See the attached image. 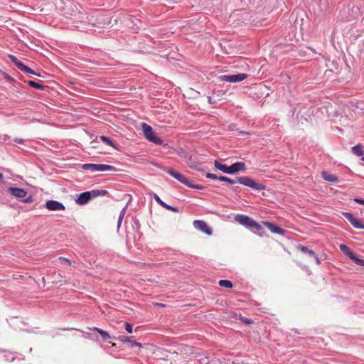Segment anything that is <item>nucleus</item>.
Wrapping results in <instances>:
<instances>
[{
	"label": "nucleus",
	"mask_w": 364,
	"mask_h": 364,
	"mask_svg": "<svg viewBox=\"0 0 364 364\" xmlns=\"http://www.w3.org/2000/svg\"><path fill=\"white\" fill-rule=\"evenodd\" d=\"M46 207L49 210L52 211H60L65 210V208L64 205L56 200H48L46 203Z\"/></svg>",
	"instance_id": "nucleus-9"
},
{
	"label": "nucleus",
	"mask_w": 364,
	"mask_h": 364,
	"mask_svg": "<svg viewBox=\"0 0 364 364\" xmlns=\"http://www.w3.org/2000/svg\"><path fill=\"white\" fill-rule=\"evenodd\" d=\"M208 358L207 357H202L198 360L199 363H207Z\"/></svg>",
	"instance_id": "nucleus-36"
},
{
	"label": "nucleus",
	"mask_w": 364,
	"mask_h": 364,
	"mask_svg": "<svg viewBox=\"0 0 364 364\" xmlns=\"http://www.w3.org/2000/svg\"><path fill=\"white\" fill-rule=\"evenodd\" d=\"M340 249L342 252H343L346 255H347L349 257L352 256L354 253L348 248L346 245L341 244L340 245Z\"/></svg>",
	"instance_id": "nucleus-18"
},
{
	"label": "nucleus",
	"mask_w": 364,
	"mask_h": 364,
	"mask_svg": "<svg viewBox=\"0 0 364 364\" xmlns=\"http://www.w3.org/2000/svg\"><path fill=\"white\" fill-rule=\"evenodd\" d=\"M219 285L226 288H231L232 287V282L229 280H220Z\"/></svg>",
	"instance_id": "nucleus-23"
},
{
	"label": "nucleus",
	"mask_w": 364,
	"mask_h": 364,
	"mask_svg": "<svg viewBox=\"0 0 364 364\" xmlns=\"http://www.w3.org/2000/svg\"><path fill=\"white\" fill-rule=\"evenodd\" d=\"M167 172L171 176H173L174 178H176V180H178V181L185 184L186 186H187L188 187H191L193 188H196V189L201 188V186L192 183L185 176L173 170L168 169L167 171Z\"/></svg>",
	"instance_id": "nucleus-6"
},
{
	"label": "nucleus",
	"mask_w": 364,
	"mask_h": 364,
	"mask_svg": "<svg viewBox=\"0 0 364 364\" xmlns=\"http://www.w3.org/2000/svg\"><path fill=\"white\" fill-rule=\"evenodd\" d=\"M58 259L62 263L68 264H70V265L72 264L70 260H69L68 259H67L65 257H59Z\"/></svg>",
	"instance_id": "nucleus-30"
},
{
	"label": "nucleus",
	"mask_w": 364,
	"mask_h": 364,
	"mask_svg": "<svg viewBox=\"0 0 364 364\" xmlns=\"http://www.w3.org/2000/svg\"><path fill=\"white\" fill-rule=\"evenodd\" d=\"M208 100L210 104H213L215 102V100L213 99V97H210V96L208 97Z\"/></svg>",
	"instance_id": "nucleus-40"
},
{
	"label": "nucleus",
	"mask_w": 364,
	"mask_h": 364,
	"mask_svg": "<svg viewBox=\"0 0 364 364\" xmlns=\"http://www.w3.org/2000/svg\"><path fill=\"white\" fill-rule=\"evenodd\" d=\"M206 177L209 178H212V179H218V178H219L216 175H215L213 173H208L206 174Z\"/></svg>",
	"instance_id": "nucleus-33"
},
{
	"label": "nucleus",
	"mask_w": 364,
	"mask_h": 364,
	"mask_svg": "<svg viewBox=\"0 0 364 364\" xmlns=\"http://www.w3.org/2000/svg\"><path fill=\"white\" fill-rule=\"evenodd\" d=\"M264 225L270 230L272 232L280 235L283 234L284 231L280 228L274 225V224L266 222L264 223Z\"/></svg>",
	"instance_id": "nucleus-13"
},
{
	"label": "nucleus",
	"mask_w": 364,
	"mask_h": 364,
	"mask_svg": "<svg viewBox=\"0 0 364 364\" xmlns=\"http://www.w3.org/2000/svg\"><path fill=\"white\" fill-rule=\"evenodd\" d=\"M92 198V193L88 191L84 192L81 193L77 198L75 200V202L78 205H85L86 204L90 199Z\"/></svg>",
	"instance_id": "nucleus-11"
},
{
	"label": "nucleus",
	"mask_w": 364,
	"mask_h": 364,
	"mask_svg": "<svg viewBox=\"0 0 364 364\" xmlns=\"http://www.w3.org/2000/svg\"><path fill=\"white\" fill-rule=\"evenodd\" d=\"M345 218L351 223V225L358 229H364V225L360 223V221L355 218L353 214L350 213H343Z\"/></svg>",
	"instance_id": "nucleus-10"
},
{
	"label": "nucleus",
	"mask_w": 364,
	"mask_h": 364,
	"mask_svg": "<svg viewBox=\"0 0 364 364\" xmlns=\"http://www.w3.org/2000/svg\"><path fill=\"white\" fill-rule=\"evenodd\" d=\"M100 139L104 143L108 144L109 146H112V147H113L114 149H117L116 146L114 145V144L112 142V141L109 137L105 136H100Z\"/></svg>",
	"instance_id": "nucleus-20"
},
{
	"label": "nucleus",
	"mask_w": 364,
	"mask_h": 364,
	"mask_svg": "<svg viewBox=\"0 0 364 364\" xmlns=\"http://www.w3.org/2000/svg\"><path fill=\"white\" fill-rule=\"evenodd\" d=\"M193 226L196 229L205 232L208 235H210L212 234L211 228L203 220H195L193 222Z\"/></svg>",
	"instance_id": "nucleus-8"
},
{
	"label": "nucleus",
	"mask_w": 364,
	"mask_h": 364,
	"mask_svg": "<svg viewBox=\"0 0 364 364\" xmlns=\"http://www.w3.org/2000/svg\"><path fill=\"white\" fill-rule=\"evenodd\" d=\"M142 131L145 137L150 141L161 145L162 144V140L154 134L153 129L151 126L146 123H142Z\"/></svg>",
	"instance_id": "nucleus-3"
},
{
	"label": "nucleus",
	"mask_w": 364,
	"mask_h": 364,
	"mask_svg": "<svg viewBox=\"0 0 364 364\" xmlns=\"http://www.w3.org/2000/svg\"><path fill=\"white\" fill-rule=\"evenodd\" d=\"M354 200H355V202H356V203H359V204H363V205H364V199H361V198H355V199H354Z\"/></svg>",
	"instance_id": "nucleus-37"
},
{
	"label": "nucleus",
	"mask_w": 364,
	"mask_h": 364,
	"mask_svg": "<svg viewBox=\"0 0 364 364\" xmlns=\"http://www.w3.org/2000/svg\"><path fill=\"white\" fill-rule=\"evenodd\" d=\"M84 170L90 171L92 172L95 171H115L116 168L107 164H85L82 165Z\"/></svg>",
	"instance_id": "nucleus-4"
},
{
	"label": "nucleus",
	"mask_w": 364,
	"mask_h": 364,
	"mask_svg": "<svg viewBox=\"0 0 364 364\" xmlns=\"http://www.w3.org/2000/svg\"><path fill=\"white\" fill-rule=\"evenodd\" d=\"M242 321L244 323H247V324H250V323H252V321L250 319L247 318H242Z\"/></svg>",
	"instance_id": "nucleus-38"
},
{
	"label": "nucleus",
	"mask_w": 364,
	"mask_h": 364,
	"mask_svg": "<svg viewBox=\"0 0 364 364\" xmlns=\"http://www.w3.org/2000/svg\"><path fill=\"white\" fill-rule=\"evenodd\" d=\"M156 305H157V306H164V304H157Z\"/></svg>",
	"instance_id": "nucleus-46"
},
{
	"label": "nucleus",
	"mask_w": 364,
	"mask_h": 364,
	"mask_svg": "<svg viewBox=\"0 0 364 364\" xmlns=\"http://www.w3.org/2000/svg\"><path fill=\"white\" fill-rule=\"evenodd\" d=\"M235 220L239 224L247 228H254L257 230L262 229L261 225L247 215L238 214L235 217Z\"/></svg>",
	"instance_id": "nucleus-1"
},
{
	"label": "nucleus",
	"mask_w": 364,
	"mask_h": 364,
	"mask_svg": "<svg viewBox=\"0 0 364 364\" xmlns=\"http://www.w3.org/2000/svg\"><path fill=\"white\" fill-rule=\"evenodd\" d=\"M127 208L124 207L120 212L119 216L124 217V215L126 213Z\"/></svg>",
	"instance_id": "nucleus-39"
},
{
	"label": "nucleus",
	"mask_w": 364,
	"mask_h": 364,
	"mask_svg": "<svg viewBox=\"0 0 364 364\" xmlns=\"http://www.w3.org/2000/svg\"><path fill=\"white\" fill-rule=\"evenodd\" d=\"M163 207L165 208L167 210H171V211L175 212V213H177L178 211L177 208L171 206V205H168L166 203H165V205H164Z\"/></svg>",
	"instance_id": "nucleus-28"
},
{
	"label": "nucleus",
	"mask_w": 364,
	"mask_h": 364,
	"mask_svg": "<svg viewBox=\"0 0 364 364\" xmlns=\"http://www.w3.org/2000/svg\"><path fill=\"white\" fill-rule=\"evenodd\" d=\"M99 196H105L107 193L105 190H99Z\"/></svg>",
	"instance_id": "nucleus-42"
},
{
	"label": "nucleus",
	"mask_w": 364,
	"mask_h": 364,
	"mask_svg": "<svg viewBox=\"0 0 364 364\" xmlns=\"http://www.w3.org/2000/svg\"><path fill=\"white\" fill-rule=\"evenodd\" d=\"M125 329L129 333H132V325L129 323H125Z\"/></svg>",
	"instance_id": "nucleus-31"
},
{
	"label": "nucleus",
	"mask_w": 364,
	"mask_h": 364,
	"mask_svg": "<svg viewBox=\"0 0 364 364\" xmlns=\"http://www.w3.org/2000/svg\"><path fill=\"white\" fill-rule=\"evenodd\" d=\"M119 340L124 343H130V342H131L130 338H129L127 336H124L119 337Z\"/></svg>",
	"instance_id": "nucleus-27"
},
{
	"label": "nucleus",
	"mask_w": 364,
	"mask_h": 364,
	"mask_svg": "<svg viewBox=\"0 0 364 364\" xmlns=\"http://www.w3.org/2000/svg\"><path fill=\"white\" fill-rule=\"evenodd\" d=\"M245 165L242 162H237L229 166V173H236L240 171H245Z\"/></svg>",
	"instance_id": "nucleus-12"
},
{
	"label": "nucleus",
	"mask_w": 364,
	"mask_h": 364,
	"mask_svg": "<svg viewBox=\"0 0 364 364\" xmlns=\"http://www.w3.org/2000/svg\"><path fill=\"white\" fill-rule=\"evenodd\" d=\"M352 151L353 154L357 156H364V150L363 149V146L360 144L356 145L352 148Z\"/></svg>",
	"instance_id": "nucleus-16"
},
{
	"label": "nucleus",
	"mask_w": 364,
	"mask_h": 364,
	"mask_svg": "<svg viewBox=\"0 0 364 364\" xmlns=\"http://www.w3.org/2000/svg\"><path fill=\"white\" fill-rule=\"evenodd\" d=\"M315 259V262L317 264H320L321 262L320 259L314 255V257H313Z\"/></svg>",
	"instance_id": "nucleus-43"
},
{
	"label": "nucleus",
	"mask_w": 364,
	"mask_h": 364,
	"mask_svg": "<svg viewBox=\"0 0 364 364\" xmlns=\"http://www.w3.org/2000/svg\"><path fill=\"white\" fill-rule=\"evenodd\" d=\"M299 248L302 252L307 254L309 257H314V252L311 250H309L306 247L301 246L299 247Z\"/></svg>",
	"instance_id": "nucleus-21"
},
{
	"label": "nucleus",
	"mask_w": 364,
	"mask_h": 364,
	"mask_svg": "<svg viewBox=\"0 0 364 364\" xmlns=\"http://www.w3.org/2000/svg\"><path fill=\"white\" fill-rule=\"evenodd\" d=\"M352 260H353L356 264H358L360 266H364V259L358 258L355 254L352 255V256L350 257Z\"/></svg>",
	"instance_id": "nucleus-22"
},
{
	"label": "nucleus",
	"mask_w": 364,
	"mask_h": 364,
	"mask_svg": "<svg viewBox=\"0 0 364 364\" xmlns=\"http://www.w3.org/2000/svg\"><path fill=\"white\" fill-rule=\"evenodd\" d=\"M237 181L257 191H262L264 189V186L262 183H257L252 178L247 176L238 177L237 178Z\"/></svg>",
	"instance_id": "nucleus-5"
},
{
	"label": "nucleus",
	"mask_w": 364,
	"mask_h": 364,
	"mask_svg": "<svg viewBox=\"0 0 364 364\" xmlns=\"http://www.w3.org/2000/svg\"><path fill=\"white\" fill-rule=\"evenodd\" d=\"M123 218H124L123 217L119 215L118 223H117V227L118 228H119Z\"/></svg>",
	"instance_id": "nucleus-41"
},
{
	"label": "nucleus",
	"mask_w": 364,
	"mask_h": 364,
	"mask_svg": "<svg viewBox=\"0 0 364 364\" xmlns=\"http://www.w3.org/2000/svg\"><path fill=\"white\" fill-rule=\"evenodd\" d=\"M93 330L100 333L105 341L110 338V336L107 331L97 327L93 328Z\"/></svg>",
	"instance_id": "nucleus-17"
},
{
	"label": "nucleus",
	"mask_w": 364,
	"mask_h": 364,
	"mask_svg": "<svg viewBox=\"0 0 364 364\" xmlns=\"http://www.w3.org/2000/svg\"><path fill=\"white\" fill-rule=\"evenodd\" d=\"M247 77L245 73H239L235 75H224L220 77V80L226 81L232 83L239 82Z\"/></svg>",
	"instance_id": "nucleus-7"
},
{
	"label": "nucleus",
	"mask_w": 364,
	"mask_h": 364,
	"mask_svg": "<svg viewBox=\"0 0 364 364\" xmlns=\"http://www.w3.org/2000/svg\"><path fill=\"white\" fill-rule=\"evenodd\" d=\"M16 141L18 143H23V139H16Z\"/></svg>",
	"instance_id": "nucleus-45"
},
{
	"label": "nucleus",
	"mask_w": 364,
	"mask_h": 364,
	"mask_svg": "<svg viewBox=\"0 0 364 364\" xmlns=\"http://www.w3.org/2000/svg\"><path fill=\"white\" fill-rule=\"evenodd\" d=\"M187 350H188V349L184 348V350H181V352L182 353L186 354V355H191L194 354L193 350V349H192V348H188V350H189L191 352H188V351H187Z\"/></svg>",
	"instance_id": "nucleus-32"
},
{
	"label": "nucleus",
	"mask_w": 364,
	"mask_h": 364,
	"mask_svg": "<svg viewBox=\"0 0 364 364\" xmlns=\"http://www.w3.org/2000/svg\"><path fill=\"white\" fill-rule=\"evenodd\" d=\"M322 176L326 181L330 182H336L338 181V178L335 175L328 173L327 172H323Z\"/></svg>",
	"instance_id": "nucleus-15"
},
{
	"label": "nucleus",
	"mask_w": 364,
	"mask_h": 364,
	"mask_svg": "<svg viewBox=\"0 0 364 364\" xmlns=\"http://www.w3.org/2000/svg\"><path fill=\"white\" fill-rule=\"evenodd\" d=\"M28 85L32 87H34V88H36V89H38V90H42L43 88V85H41V84H38L34 81H32V80H30L28 81Z\"/></svg>",
	"instance_id": "nucleus-25"
},
{
	"label": "nucleus",
	"mask_w": 364,
	"mask_h": 364,
	"mask_svg": "<svg viewBox=\"0 0 364 364\" xmlns=\"http://www.w3.org/2000/svg\"><path fill=\"white\" fill-rule=\"evenodd\" d=\"M3 177V175L0 173V179H1Z\"/></svg>",
	"instance_id": "nucleus-47"
},
{
	"label": "nucleus",
	"mask_w": 364,
	"mask_h": 364,
	"mask_svg": "<svg viewBox=\"0 0 364 364\" xmlns=\"http://www.w3.org/2000/svg\"><path fill=\"white\" fill-rule=\"evenodd\" d=\"M8 191L15 198L21 199L23 203H31L33 201L31 196L24 198L27 195V192L22 188L10 187L8 188Z\"/></svg>",
	"instance_id": "nucleus-2"
},
{
	"label": "nucleus",
	"mask_w": 364,
	"mask_h": 364,
	"mask_svg": "<svg viewBox=\"0 0 364 364\" xmlns=\"http://www.w3.org/2000/svg\"><path fill=\"white\" fill-rule=\"evenodd\" d=\"M153 197L155 199V200L159 203L160 204L162 207L164 206V205H165L166 203H164V201H162L161 200V198L156 194V193H154L153 194Z\"/></svg>",
	"instance_id": "nucleus-29"
},
{
	"label": "nucleus",
	"mask_w": 364,
	"mask_h": 364,
	"mask_svg": "<svg viewBox=\"0 0 364 364\" xmlns=\"http://www.w3.org/2000/svg\"><path fill=\"white\" fill-rule=\"evenodd\" d=\"M20 66H21V68L19 69L20 70H21L26 73H30V74H33V75L39 76V74H37L35 71H33L28 67L26 66L24 64L20 65Z\"/></svg>",
	"instance_id": "nucleus-19"
},
{
	"label": "nucleus",
	"mask_w": 364,
	"mask_h": 364,
	"mask_svg": "<svg viewBox=\"0 0 364 364\" xmlns=\"http://www.w3.org/2000/svg\"><path fill=\"white\" fill-rule=\"evenodd\" d=\"M214 165L217 169L220 170L223 173H229V166H227L226 165L223 164L218 161H215Z\"/></svg>",
	"instance_id": "nucleus-14"
},
{
	"label": "nucleus",
	"mask_w": 364,
	"mask_h": 364,
	"mask_svg": "<svg viewBox=\"0 0 364 364\" xmlns=\"http://www.w3.org/2000/svg\"><path fill=\"white\" fill-rule=\"evenodd\" d=\"M130 346H131V347H134V346L141 347V343H137L136 341H132L130 342Z\"/></svg>",
	"instance_id": "nucleus-35"
},
{
	"label": "nucleus",
	"mask_w": 364,
	"mask_h": 364,
	"mask_svg": "<svg viewBox=\"0 0 364 364\" xmlns=\"http://www.w3.org/2000/svg\"><path fill=\"white\" fill-rule=\"evenodd\" d=\"M89 192L92 193V198L98 196L99 193H100L99 190L92 191H89Z\"/></svg>",
	"instance_id": "nucleus-34"
},
{
	"label": "nucleus",
	"mask_w": 364,
	"mask_h": 364,
	"mask_svg": "<svg viewBox=\"0 0 364 364\" xmlns=\"http://www.w3.org/2000/svg\"><path fill=\"white\" fill-rule=\"evenodd\" d=\"M9 58L11 59V60L17 66V68L18 69L21 68V66L20 65H23V63H21V61H19L16 57H15L14 55H9Z\"/></svg>",
	"instance_id": "nucleus-24"
},
{
	"label": "nucleus",
	"mask_w": 364,
	"mask_h": 364,
	"mask_svg": "<svg viewBox=\"0 0 364 364\" xmlns=\"http://www.w3.org/2000/svg\"><path fill=\"white\" fill-rule=\"evenodd\" d=\"M362 159L364 161V157H363Z\"/></svg>",
	"instance_id": "nucleus-48"
},
{
	"label": "nucleus",
	"mask_w": 364,
	"mask_h": 364,
	"mask_svg": "<svg viewBox=\"0 0 364 364\" xmlns=\"http://www.w3.org/2000/svg\"><path fill=\"white\" fill-rule=\"evenodd\" d=\"M218 180H220L221 181L228 182V183H232V184H234V183H236L235 180L231 179V178H228L226 176H220L218 178Z\"/></svg>",
	"instance_id": "nucleus-26"
},
{
	"label": "nucleus",
	"mask_w": 364,
	"mask_h": 364,
	"mask_svg": "<svg viewBox=\"0 0 364 364\" xmlns=\"http://www.w3.org/2000/svg\"><path fill=\"white\" fill-rule=\"evenodd\" d=\"M177 355H178V353H176V352H173V353H171V358H173V356Z\"/></svg>",
	"instance_id": "nucleus-44"
}]
</instances>
